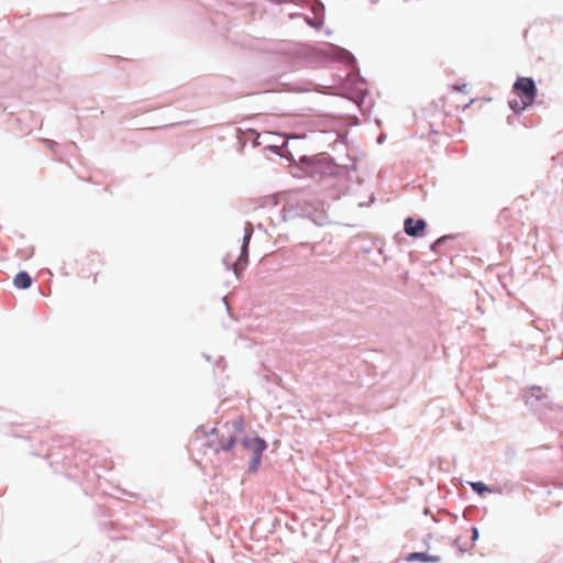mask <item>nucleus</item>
Masks as SVG:
<instances>
[{"instance_id": "9d476101", "label": "nucleus", "mask_w": 563, "mask_h": 563, "mask_svg": "<svg viewBox=\"0 0 563 563\" xmlns=\"http://www.w3.org/2000/svg\"><path fill=\"white\" fill-rule=\"evenodd\" d=\"M466 88H467L466 85H463L462 87H455V89H457L460 91H466Z\"/></svg>"}, {"instance_id": "f257e3e1", "label": "nucleus", "mask_w": 563, "mask_h": 563, "mask_svg": "<svg viewBox=\"0 0 563 563\" xmlns=\"http://www.w3.org/2000/svg\"><path fill=\"white\" fill-rule=\"evenodd\" d=\"M512 92L515 98L509 101V106L517 113L530 107L537 97L534 81L528 77H519L514 84Z\"/></svg>"}, {"instance_id": "39448f33", "label": "nucleus", "mask_w": 563, "mask_h": 563, "mask_svg": "<svg viewBox=\"0 0 563 563\" xmlns=\"http://www.w3.org/2000/svg\"><path fill=\"white\" fill-rule=\"evenodd\" d=\"M13 285L19 289H26L32 285V278L26 272H20L14 276Z\"/></svg>"}, {"instance_id": "7ed1b4c3", "label": "nucleus", "mask_w": 563, "mask_h": 563, "mask_svg": "<svg viewBox=\"0 0 563 563\" xmlns=\"http://www.w3.org/2000/svg\"><path fill=\"white\" fill-rule=\"evenodd\" d=\"M426 227L427 223L422 219L415 220L413 218H407L404 223V230L410 236H422Z\"/></svg>"}, {"instance_id": "6e6552de", "label": "nucleus", "mask_w": 563, "mask_h": 563, "mask_svg": "<svg viewBox=\"0 0 563 563\" xmlns=\"http://www.w3.org/2000/svg\"><path fill=\"white\" fill-rule=\"evenodd\" d=\"M250 236H251V233H247V234L244 236L243 252H246V247H247V244H249Z\"/></svg>"}, {"instance_id": "0eeeda50", "label": "nucleus", "mask_w": 563, "mask_h": 563, "mask_svg": "<svg viewBox=\"0 0 563 563\" xmlns=\"http://www.w3.org/2000/svg\"><path fill=\"white\" fill-rule=\"evenodd\" d=\"M235 438L230 437L227 441H221V448L225 451L231 450L234 446Z\"/></svg>"}, {"instance_id": "f03ea898", "label": "nucleus", "mask_w": 563, "mask_h": 563, "mask_svg": "<svg viewBox=\"0 0 563 563\" xmlns=\"http://www.w3.org/2000/svg\"><path fill=\"white\" fill-rule=\"evenodd\" d=\"M242 444L245 449L252 452L251 471H257L261 464L262 453L266 449V442L263 439L256 437L253 439H244Z\"/></svg>"}, {"instance_id": "423d86ee", "label": "nucleus", "mask_w": 563, "mask_h": 563, "mask_svg": "<svg viewBox=\"0 0 563 563\" xmlns=\"http://www.w3.org/2000/svg\"><path fill=\"white\" fill-rule=\"evenodd\" d=\"M471 486L475 492H477L481 495L485 492H490V489L482 482L471 483Z\"/></svg>"}, {"instance_id": "20e7f679", "label": "nucleus", "mask_w": 563, "mask_h": 563, "mask_svg": "<svg viewBox=\"0 0 563 563\" xmlns=\"http://www.w3.org/2000/svg\"><path fill=\"white\" fill-rule=\"evenodd\" d=\"M407 562L420 561L424 563H438L441 561L440 555H430L423 552H411L406 556Z\"/></svg>"}, {"instance_id": "1a4fd4ad", "label": "nucleus", "mask_w": 563, "mask_h": 563, "mask_svg": "<svg viewBox=\"0 0 563 563\" xmlns=\"http://www.w3.org/2000/svg\"><path fill=\"white\" fill-rule=\"evenodd\" d=\"M444 238H440L435 241V243L433 244L432 249H434L437 245H439L442 241H443Z\"/></svg>"}, {"instance_id": "9b49d317", "label": "nucleus", "mask_w": 563, "mask_h": 563, "mask_svg": "<svg viewBox=\"0 0 563 563\" xmlns=\"http://www.w3.org/2000/svg\"><path fill=\"white\" fill-rule=\"evenodd\" d=\"M478 536V531L476 528H473V539H476Z\"/></svg>"}]
</instances>
